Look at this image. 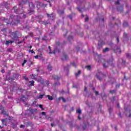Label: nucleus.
I'll return each instance as SVG.
<instances>
[{"mask_svg": "<svg viewBox=\"0 0 131 131\" xmlns=\"http://www.w3.org/2000/svg\"><path fill=\"white\" fill-rule=\"evenodd\" d=\"M1 121L2 122V123L4 125H7V122L8 121V119H4L1 120Z\"/></svg>", "mask_w": 131, "mask_h": 131, "instance_id": "nucleus-10", "label": "nucleus"}, {"mask_svg": "<svg viewBox=\"0 0 131 131\" xmlns=\"http://www.w3.org/2000/svg\"><path fill=\"white\" fill-rule=\"evenodd\" d=\"M123 36L124 37H126L127 36V34L126 33H124Z\"/></svg>", "mask_w": 131, "mask_h": 131, "instance_id": "nucleus-38", "label": "nucleus"}, {"mask_svg": "<svg viewBox=\"0 0 131 131\" xmlns=\"http://www.w3.org/2000/svg\"><path fill=\"white\" fill-rule=\"evenodd\" d=\"M14 9L15 13H17V10H16V7H14Z\"/></svg>", "mask_w": 131, "mask_h": 131, "instance_id": "nucleus-46", "label": "nucleus"}, {"mask_svg": "<svg viewBox=\"0 0 131 131\" xmlns=\"http://www.w3.org/2000/svg\"><path fill=\"white\" fill-rule=\"evenodd\" d=\"M0 109H1V110H4V107H3V106H0Z\"/></svg>", "mask_w": 131, "mask_h": 131, "instance_id": "nucleus-49", "label": "nucleus"}, {"mask_svg": "<svg viewBox=\"0 0 131 131\" xmlns=\"http://www.w3.org/2000/svg\"><path fill=\"white\" fill-rule=\"evenodd\" d=\"M128 117H131V114H129Z\"/></svg>", "mask_w": 131, "mask_h": 131, "instance_id": "nucleus-64", "label": "nucleus"}, {"mask_svg": "<svg viewBox=\"0 0 131 131\" xmlns=\"http://www.w3.org/2000/svg\"><path fill=\"white\" fill-rule=\"evenodd\" d=\"M128 26V23L126 21H124L123 23V27H127Z\"/></svg>", "mask_w": 131, "mask_h": 131, "instance_id": "nucleus-13", "label": "nucleus"}, {"mask_svg": "<svg viewBox=\"0 0 131 131\" xmlns=\"http://www.w3.org/2000/svg\"><path fill=\"white\" fill-rule=\"evenodd\" d=\"M126 56L127 58H131V56L129 55V54H127Z\"/></svg>", "mask_w": 131, "mask_h": 131, "instance_id": "nucleus-39", "label": "nucleus"}, {"mask_svg": "<svg viewBox=\"0 0 131 131\" xmlns=\"http://www.w3.org/2000/svg\"><path fill=\"white\" fill-rule=\"evenodd\" d=\"M85 128H86V126H84L83 127V129H85Z\"/></svg>", "mask_w": 131, "mask_h": 131, "instance_id": "nucleus-56", "label": "nucleus"}, {"mask_svg": "<svg viewBox=\"0 0 131 131\" xmlns=\"http://www.w3.org/2000/svg\"><path fill=\"white\" fill-rule=\"evenodd\" d=\"M87 69V70H91L92 69V67L90 65H88L85 67Z\"/></svg>", "mask_w": 131, "mask_h": 131, "instance_id": "nucleus-15", "label": "nucleus"}, {"mask_svg": "<svg viewBox=\"0 0 131 131\" xmlns=\"http://www.w3.org/2000/svg\"><path fill=\"white\" fill-rule=\"evenodd\" d=\"M71 65H73V66H74V67H76V64H75V63H74V62L72 63Z\"/></svg>", "mask_w": 131, "mask_h": 131, "instance_id": "nucleus-34", "label": "nucleus"}, {"mask_svg": "<svg viewBox=\"0 0 131 131\" xmlns=\"http://www.w3.org/2000/svg\"><path fill=\"white\" fill-rule=\"evenodd\" d=\"M2 20H3V21H5V17L2 18Z\"/></svg>", "mask_w": 131, "mask_h": 131, "instance_id": "nucleus-60", "label": "nucleus"}, {"mask_svg": "<svg viewBox=\"0 0 131 131\" xmlns=\"http://www.w3.org/2000/svg\"><path fill=\"white\" fill-rule=\"evenodd\" d=\"M53 97H52V96H50V101H52V100H53Z\"/></svg>", "mask_w": 131, "mask_h": 131, "instance_id": "nucleus-48", "label": "nucleus"}, {"mask_svg": "<svg viewBox=\"0 0 131 131\" xmlns=\"http://www.w3.org/2000/svg\"><path fill=\"white\" fill-rule=\"evenodd\" d=\"M113 99L114 100H115V96H113Z\"/></svg>", "mask_w": 131, "mask_h": 131, "instance_id": "nucleus-62", "label": "nucleus"}, {"mask_svg": "<svg viewBox=\"0 0 131 131\" xmlns=\"http://www.w3.org/2000/svg\"><path fill=\"white\" fill-rule=\"evenodd\" d=\"M110 113H111V112L112 111V108H109L108 109Z\"/></svg>", "mask_w": 131, "mask_h": 131, "instance_id": "nucleus-50", "label": "nucleus"}, {"mask_svg": "<svg viewBox=\"0 0 131 131\" xmlns=\"http://www.w3.org/2000/svg\"><path fill=\"white\" fill-rule=\"evenodd\" d=\"M16 23L15 24H18V23H19V22H20V20L19 19H16Z\"/></svg>", "mask_w": 131, "mask_h": 131, "instance_id": "nucleus-42", "label": "nucleus"}, {"mask_svg": "<svg viewBox=\"0 0 131 131\" xmlns=\"http://www.w3.org/2000/svg\"><path fill=\"white\" fill-rule=\"evenodd\" d=\"M101 76H102V78H104L106 77V75L101 72L96 74V77L97 79H98V80H99L100 81H102V77H101Z\"/></svg>", "mask_w": 131, "mask_h": 131, "instance_id": "nucleus-2", "label": "nucleus"}, {"mask_svg": "<svg viewBox=\"0 0 131 131\" xmlns=\"http://www.w3.org/2000/svg\"><path fill=\"white\" fill-rule=\"evenodd\" d=\"M51 126H56V124H55L54 123H51Z\"/></svg>", "mask_w": 131, "mask_h": 131, "instance_id": "nucleus-41", "label": "nucleus"}, {"mask_svg": "<svg viewBox=\"0 0 131 131\" xmlns=\"http://www.w3.org/2000/svg\"><path fill=\"white\" fill-rule=\"evenodd\" d=\"M13 42H14L13 40H7L5 45L6 46H9V44L13 43Z\"/></svg>", "mask_w": 131, "mask_h": 131, "instance_id": "nucleus-12", "label": "nucleus"}, {"mask_svg": "<svg viewBox=\"0 0 131 131\" xmlns=\"http://www.w3.org/2000/svg\"><path fill=\"white\" fill-rule=\"evenodd\" d=\"M90 19V18H89V17H86L85 18V22H88V21H89V19Z\"/></svg>", "mask_w": 131, "mask_h": 131, "instance_id": "nucleus-31", "label": "nucleus"}, {"mask_svg": "<svg viewBox=\"0 0 131 131\" xmlns=\"http://www.w3.org/2000/svg\"><path fill=\"white\" fill-rule=\"evenodd\" d=\"M19 100H20L22 102H26L27 101V98L23 96L21 98H19Z\"/></svg>", "mask_w": 131, "mask_h": 131, "instance_id": "nucleus-8", "label": "nucleus"}, {"mask_svg": "<svg viewBox=\"0 0 131 131\" xmlns=\"http://www.w3.org/2000/svg\"><path fill=\"white\" fill-rule=\"evenodd\" d=\"M67 33H68V32H66V34L63 35L64 37H66L67 36Z\"/></svg>", "mask_w": 131, "mask_h": 131, "instance_id": "nucleus-40", "label": "nucleus"}, {"mask_svg": "<svg viewBox=\"0 0 131 131\" xmlns=\"http://www.w3.org/2000/svg\"><path fill=\"white\" fill-rule=\"evenodd\" d=\"M117 42H119V38H117Z\"/></svg>", "mask_w": 131, "mask_h": 131, "instance_id": "nucleus-59", "label": "nucleus"}, {"mask_svg": "<svg viewBox=\"0 0 131 131\" xmlns=\"http://www.w3.org/2000/svg\"><path fill=\"white\" fill-rule=\"evenodd\" d=\"M26 62H27V60H24V62H23V64H22V66H24V64H26Z\"/></svg>", "mask_w": 131, "mask_h": 131, "instance_id": "nucleus-30", "label": "nucleus"}, {"mask_svg": "<svg viewBox=\"0 0 131 131\" xmlns=\"http://www.w3.org/2000/svg\"><path fill=\"white\" fill-rule=\"evenodd\" d=\"M117 108H119V103L117 104Z\"/></svg>", "mask_w": 131, "mask_h": 131, "instance_id": "nucleus-52", "label": "nucleus"}, {"mask_svg": "<svg viewBox=\"0 0 131 131\" xmlns=\"http://www.w3.org/2000/svg\"><path fill=\"white\" fill-rule=\"evenodd\" d=\"M25 106H26L27 107H29V104L26 103H25Z\"/></svg>", "mask_w": 131, "mask_h": 131, "instance_id": "nucleus-43", "label": "nucleus"}, {"mask_svg": "<svg viewBox=\"0 0 131 131\" xmlns=\"http://www.w3.org/2000/svg\"><path fill=\"white\" fill-rule=\"evenodd\" d=\"M52 77V78L54 79V80H59V79L61 78V77H59L57 75H53Z\"/></svg>", "mask_w": 131, "mask_h": 131, "instance_id": "nucleus-7", "label": "nucleus"}, {"mask_svg": "<svg viewBox=\"0 0 131 131\" xmlns=\"http://www.w3.org/2000/svg\"><path fill=\"white\" fill-rule=\"evenodd\" d=\"M35 59H38V56L36 55L35 56Z\"/></svg>", "mask_w": 131, "mask_h": 131, "instance_id": "nucleus-53", "label": "nucleus"}, {"mask_svg": "<svg viewBox=\"0 0 131 131\" xmlns=\"http://www.w3.org/2000/svg\"><path fill=\"white\" fill-rule=\"evenodd\" d=\"M39 107L40 108H41V109L42 111H43V108H42V105L40 104V105H39Z\"/></svg>", "mask_w": 131, "mask_h": 131, "instance_id": "nucleus-35", "label": "nucleus"}, {"mask_svg": "<svg viewBox=\"0 0 131 131\" xmlns=\"http://www.w3.org/2000/svg\"><path fill=\"white\" fill-rule=\"evenodd\" d=\"M58 13L59 15H63V14H64V10H59Z\"/></svg>", "mask_w": 131, "mask_h": 131, "instance_id": "nucleus-16", "label": "nucleus"}, {"mask_svg": "<svg viewBox=\"0 0 131 131\" xmlns=\"http://www.w3.org/2000/svg\"><path fill=\"white\" fill-rule=\"evenodd\" d=\"M50 20H52V21H55V15L54 14H51L50 16Z\"/></svg>", "mask_w": 131, "mask_h": 131, "instance_id": "nucleus-9", "label": "nucleus"}, {"mask_svg": "<svg viewBox=\"0 0 131 131\" xmlns=\"http://www.w3.org/2000/svg\"><path fill=\"white\" fill-rule=\"evenodd\" d=\"M59 100H62V102H63V103H66V100L63 97H59Z\"/></svg>", "mask_w": 131, "mask_h": 131, "instance_id": "nucleus-17", "label": "nucleus"}, {"mask_svg": "<svg viewBox=\"0 0 131 131\" xmlns=\"http://www.w3.org/2000/svg\"><path fill=\"white\" fill-rule=\"evenodd\" d=\"M24 40H25V39H23L22 41H19L18 42V44L20 45V43H22V42H23V41H24Z\"/></svg>", "mask_w": 131, "mask_h": 131, "instance_id": "nucleus-33", "label": "nucleus"}, {"mask_svg": "<svg viewBox=\"0 0 131 131\" xmlns=\"http://www.w3.org/2000/svg\"><path fill=\"white\" fill-rule=\"evenodd\" d=\"M108 51H109V48H106L104 49H103V53H106V52H108Z\"/></svg>", "mask_w": 131, "mask_h": 131, "instance_id": "nucleus-20", "label": "nucleus"}, {"mask_svg": "<svg viewBox=\"0 0 131 131\" xmlns=\"http://www.w3.org/2000/svg\"><path fill=\"white\" fill-rule=\"evenodd\" d=\"M29 6L31 9H34V5H33V3H30Z\"/></svg>", "mask_w": 131, "mask_h": 131, "instance_id": "nucleus-14", "label": "nucleus"}, {"mask_svg": "<svg viewBox=\"0 0 131 131\" xmlns=\"http://www.w3.org/2000/svg\"><path fill=\"white\" fill-rule=\"evenodd\" d=\"M68 40H69V41H70V42H71V41H73V40H74V39L73 38V36H69L68 38Z\"/></svg>", "mask_w": 131, "mask_h": 131, "instance_id": "nucleus-11", "label": "nucleus"}, {"mask_svg": "<svg viewBox=\"0 0 131 131\" xmlns=\"http://www.w3.org/2000/svg\"><path fill=\"white\" fill-rule=\"evenodd\" d=\"M76 113H78L79 115L81 114V110L80 109L77 110Z\"/></svg>", "mask_w": 131, "mask_h": 131, "instance_id": "nucleus-18", "label": "nucleus"}, {"mask_svg": "<svg viewBox=\"0 0 131 131\" xmlns=\"http://www.w3.org/2000/svg\"><path fill=\"white\" fill-rule=\"evenodd\" d=\"M81 73V71H78L77 73H75V76H78L79 75V74H80Z\"/></svg>", "mask_w": 131, "mask_h": 131, "instance_id": "nucleus-22", "label": "nucleus"}, {"mask_svg": "<svg viewBox=\"0 0 131 131\" xmlns=\"http://www.w3.org/2000/svg\"><path fill=\"white\" fill-rule=\"evenodd\" d=\"M2 73H5V70H2Z\"/></svg>", "mask_w": 131, "mask_h": 131, "instance_id": "nucleus-57", "label": "nucleus"}, {"mask_svg": "<svg viewBox=\"0 0 131 131\" xmlns=\"http://www.w3.org/2000/svg\"><path fill=\"white\" fill-rule=\"evenodd\" d=\"M29 111H30L31 113H32V114H34V113H36V112H37V110L36 108H30L29 109Z\"/></svg>", "mask_w": 131, "mask_h": 131, "instance_id": "nucleus-5", "label": "nucleus"}, {"mask_svg": "<svg viewBox=\"0 0 131 131\" xmlns=\"http://www.w3.org/2000/svg\"><path fill=\"white\" fill-rule=\"evenodd\" d=\"M60 45V42H56V46H59Z\"/></svg>", "mask_w": 131, "mask_h": 131, "instance_id": "nucleus-47", "label": "nucleus"}, {"mask_svg": "<svg viewBox=\"0 0 131 131\" xmlns=\"http://www.w3.org/2000/svg\"><path fill=\"white\" fill-rule=\"evenodd\" d=\"M23 78H24V79H25V80H28V78H27V77H26V75L23 76Z\"/></svg>", "mask_w": 131, "mask_h": 131, "instance_id": "nucleus-27", "label": "nucleus"}, {"mask_svg": "<svg viewBox=\"0 0 131 131\" xmlns=\"http://www.w3.org/2000/svg\"><path fill=\"white\" fill-rule=\"evenodd\" d=\"M50 54H56V53H60V50L58 49H55L53 52H51V47H50Z\"/></svg>", "mask_w": 131, "mask_h": 131, "instance_id": "nucleus-6", "label": "nucleus"}, {"mask_svg": "<svg viewBox=\"0 0 131 131\" xmlns=\"http://www.w3.org/2000/svg\"><path fill=\"white\" fill-rule=\"evenodd\" d=\"M54 85H60V82H55Z\"/></svg>", "mask_w": 131, "mask_h": 131, "instance_id": "nucleus-28", "label": "nucleus"}, {"mask_svg": "<svg viewBox=\"0 0 131 131\" xmlns=\"http://www.w3.org/2000/svg\"><path fill=\"white\" fill-rule=\"evenodd\" d=\"M64 70H67V71H69V65H67V67H64Z\"/></svg>", "mask_w": 131, "mask_h": 131, "instance_id": "nucleus-23", "label": "nucleus"}, {"mask_svg": "<svg viewBox=\"0 0 131 131\" xmlns=\"http://www.w3.org/2000/svg\"><path fill=\"white\" fill-rule=\"evenodd\" d=\"M77 51L78 52L80 50L79 47H77Z\"/></svg>", "mask_w": 131, "mask_h": 131, "instance_id": "nucleus-54", "label": "nucleus"}, {"mask_svg": "<svg viewBox=\"0 0 131 131\" xmlns=\"http://www.w3.org/2000/svg\"><path fill=\"white\" fill-rule=\"evenodd\" d=\"M11 36L12 38H13V39H15V40H18V37L17 36V32H12L11 34Z\"/></svg>", "mask_w": 131, "mask_h": 131, "instance_id": "nucleus-3", "label": "nucleus"}, {"mask_svg": "<svg viewBox=\"0 0 131 131\" xmlns=\"http://www.w3.org/2000/svg\"><path fill=\"white\" fill-rule=\"evenodd\" d=\"M95 95H96V96L99 95V92H98V91H95Z\"/></svg>", "mask_w": 131, "mask_h": 131, "instance_id": "nucleus-36", "label": "nucleus"}, {"mask_svg": "<svg viewBox=\"0 0 131 131\" xmlns=\"http://www.w3.org/2000/svg\"><path fill=\"white\" fill-rule=\"evenodd\" d=\"M73 88H77V86L76 85H73Z\"/></svg>", "mask_w": 131, "mask_h": 131, "instance_id": "nucleus-63", "label": "nucleus"}, {"mask_svg": "<svg viewBox=\"0 0 131 131\" xmlns=\"http://www.w3.org/2000/svg\"><path fill=\"white\" fill-rule=\"evenodd\" d=\"M113 61H114V59L111 58L108 60L105 61V62L103 64V67L104 68H107L108 65H112V63H113Z\"/></svg>", "mask_w": 131, "mask_h": 131, "instance_id": "nucleus-1", "label": "nucleus"}, {"mask_svg": "<svg viewBox=\"0 0 131 131\" xmlns=\"http://www.w3.org/2000/svg\"><path fill=\"white\" fill-rule=\"evenodd\" d=\"M78 118L79 120L81 119V118H80V116L79 115L78 116Z\"/></svg>", "mask_w": 131, "mask_h": 131, "instance_id": "nucleus-55", "label": "nucleus"}, {"mask_svg": "<svg viewBox=\"0 0 131 131\" xmlns=\"http://www.w3.org/2000/svg\"><path fill=\"white\" fill-rule=\"evenodd\" d=\"M84 92L88 91V88H86V86H84Z\"/></svg>", "mask_w": 131, "mask_h": 131, "instance_id": "nucleus-37", "label": "nucleus"}, {"mask_svg": "<svg viewBox=\"0 0 131 131\" xmlns=\"http://www.w3.org/2000/svg\"><path fill=\"white\" fill-rule=\"evenodd\" d=\"M47 97L48 98V100H50V95H47Z\"/></svg>", "mask_w": 131, "mask_h": 131, "instance_id": "nucleus-61", "label": "nucleus"}, {"mask_svg": "<svg viewBox=\"0 0 131 131\" xmlns=\"http://www.w3.org/2000/svg\"><path fill=\"white\" fill-rule=\"evenodd\" d=\"M116 92V91H115V90H111V91H110V93L111 94H114Z\"/></svg>", "mask_w": 131, "mask_h": 131, "instance_id": "nucleus-26", "label": "nucleus"}, {"mask_svg": "<svg viewBox=\"0 0 131 131\" xmlns=\"http://www.w3.org/2000/svg\"><path fill=\"white\" fill-rule=\"evenodd\" d=\"M40 116H46V112H42L40 113Z\"/></svg>", "mask_w": 131, "mask_h": 131, "instance_id": "nucleus-19", "label": "nucleus"}, {"mask_svg": "<svg viewBox=\"0 0 131 131\" xmlns=\"http://www.w3.org/2000/svg\"><path fill=\"white\" fill-rule=\"evenodd\" d=\"M29 34L30 36H33V34L32 33H30Z\"/></svg>", "mask_w": 131, "mask_h": 131, "instance_id": "nucleus-51", "label": "nucleus"}, {"mask_svg": "<svg viewBox=\"0 0 131 131\" xmlns=\"http://www.w3.org/2000/svg\"><path fill=\"white\" fill-rule=\"evenodd\" d=\"M20 127V128H23V127H25V126H24V125H21Z\"/></svg>", "mask_w": 131, "mask_h": 131, "instance_id": "nucleus-45", "label": "nucleus"}, {"mask_svg": "<svg viewBox=\"0 0 131 131\" xmlns=\"http://www.w3.org/2000/svg\"><path fill=\"white\" fill-rule=\"evenodd\" d=\"M43 96H45V94H42V95L39 96L38 99H39V100H41V99H42V98H43Z\"/></svg>", "mask_w": 131, "mask_h": 131, "instance_id": "nucleus-21", "label": "nucleus"}, {"mask_svg": "<svg viewBox=\"0 0 131 131\" xmlns=\"http://www.w3.org/2000/svg\"><path fill=\"white\" fill-rule=\"evenodd\" d=\"M7 24H12V25H14V24H13L12 23H8V22H7Z\"/></svg>", "mask_w": 131, "mask_h": 131, "instance_id": "nucleus-58", "label": "nucleus"}, {"mask_svg": "<svg viewBox=\"0 0 131 131\" xmlns=\"http://www.w3.org/2000/svg\"><path fill=\"white\" fill-rule=\"evenodd\" d=\"M68 17H69V18H70V19L71 20H72V18L73 17V15L70 14V15H68Z\"/></svg>", "mask_w": 131, "mask_h": 131, "instance_id": "nucleus-25", "label": "nucleus"}, {"mask_svg": "<svg viewBox=\"0 0 131 131\" xmlns=\"http://www.w3.org/2000/svg\"><path fill=\"white\" fill-rule=\"evenodd\" d=\"M69 57H68V55L67 54H63V56L61 57L62 61H66L67 60H68Z\"/></svg>", "mask_w": 131, "mask_h": 131, "instance_id": "nucleus-4", "label": "nucleus"}, {"mask_svg": "<svg viewBox=\"0 0 131 131\" xmlns=\"http://www.w3.org/2000/svg\"><path fill=\"white\" fill-rule=\"evenodd\" d=\"M29 53H31V54H35V52L34 51H33V50H29Z\"/></svg>", "mask_w": 131, "mask_h": 131, "instance_id": "nucleus-29", "label": "nucleus"}, {"mask_svg": "<svg viewBox=\"0 0 131 131\" xmlns=\"http://www.w3.org/2000/svg\"><path fill=\"white\" fill-rule=\"evenodd\" d=\"M115 5H119V1L116 2Z\"/></svg>", "mask_w": 131, "mask_h": 131, "instance_id": "nucleus-44", "label": "nucleus"}, {"mask_svg": "<svg viewBox=\"0 0 131 131\" xmlns=\"http://www.w3.org/2000/svg\"><path fill=\"white\" fill-rule=\"evenodd\" d=\"M34 11L32 10H31V12H29V15H31V14H33V12H34Z\"/></svg>", "mask_w": 131, "mask_h": 131, "instance_id": "nucleus-32", "label": "nucleus"}, {"mask_svg": "<svg viewBox=\"0 0 131 131\" xmlns=\"http://www.w3.org/2000/svg\"><path fill=\"white\" fill-rule=\"evenodd\" d=\"M30 85H31L32 86H33V85H34V81H30Z\"/></svg>", "mask_w": 131, "mask_h": 131, "instance_id": "nucleus-24", "label": "nucleus"}]
</instances>
